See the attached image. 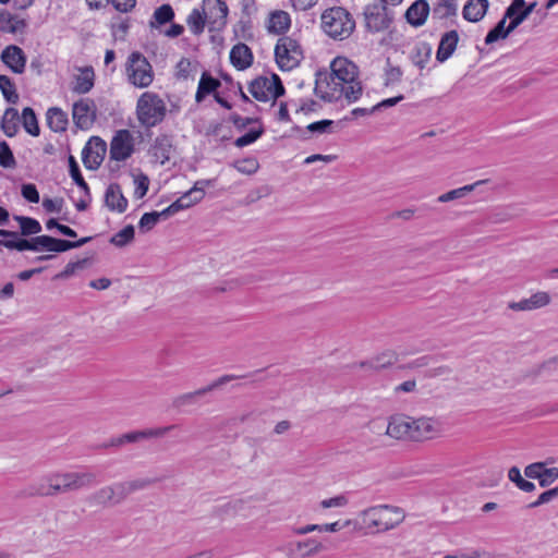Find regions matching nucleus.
<instances>
[{"instance_id":"obj_23","label":"nucleus","mask_w":558,"mask_h":558,"mask_svg":"<svg viewBox=\"0 0 558 558\" xmlns=\"http://www.w3.org/2000/svg\"><path fill=\"white\" fill-rule=\"evenodd\" d=\"M429 13V5L425 0H416L405 12L407 21L413 26L425 23Z\"/></svg>"},{"instance_id":"obj_7","label":"nucleus","mask_w":558,"mask_h":558,"mask_svg":"<svg viewBox=\"0 0 558 558\" xmlns=\"http://www.w3.org/2000/svg\"><path fill=\"white\" fill-rule=\"evenodd\" d=\"M275 58L280 70H294L300 65L303 53L295 40L283 37L276 45Z\"/></svg>"},{"instance_id":"obj_60","label":"nucleus","mask_w":558,"mask_h":558,"mask_svg":"<svg viewBox=\"0 0 558 558\" xmlns=\"http://www.w3.org/2000/svg\"><path fill=\"white\" fill-rule=\"evenodd\" d=\"M556 497H558V486L542 493L538 496V498L535 501L531 502L527 507L529 508L539 507L541 505L551 501Z\"/></svg>"},{"instance_id":"obj_49","label":"nucleus","mask_w":558,"mask_h":558,"mask_svg":"<svg viewBox=\"0 0 558 558\" xmlns=\"http://www.w3.org/2000/svg\"><path fill=\"white\" fill-rule=\"evenodd\" d=\"M87 262H88L87 258H83L77 262H70L69 264H66V266L64 267V269L62 271H60L59 274H57L53 277V279L60 280V279L70 278L71 276H73L75 274L76 270L83 269L86 266Z\"/></svg>"},{"instance_id":"obj_40","label":"nucleus","mask_w":558,"mask_h":558,"mask_svg":"<svg viewBox=\"0 0 558 558\" xmlns=\"http://www.w3.org/2000/svg\"><path fill=\"white\" fill-rule=\"evenodd\" d=\"M95 72H82L81 75L75 76L72 90L77 94L88 93L94 86Z\"/></svg>"},{"instance_id":"obj_3","label":"nucleus","mask_w":558,"mask_h":558,"mask_svg":"<svg viewBox=\"0 0 558 558\" xmlns=\"http://www.w3.org/2000/svg\"><path fill=\"white\" fill-rule=\"evenodd\" d=\"M322 28L332 39L343 40L350 37L355 28V21L348 10L333 7L323 12Z\"/></svg>"},{"instance_id":"obj_59","label":"nucleus","mask_w":558,"mask_h":558,"mask_svg":"<svg viewBox=\"0 0 558 558\" xmlns=\"http://www.w3.org/2000/svg\"><path fill=\"white\" fill-rule=\"evenodd\" d=\"M147 60L140 53L134 52L129 57L126 70H145L148 66Z\"/></svg>"},{"instance_id":"obj_2","label":"nucleus","mask_w":558,"mask_h":558,"mask_svg":"<svg viewBox=\"0 0 558 558\" xmlns=\"http://www.w3.org/2000/svg\"><path fill=\"white\" fill-rule=\"evenodd\" d=\"M405 514L399 507L390 505L373 506L359 513L361 525L371 533H381L395 529L403 522Z\"/></svg>"},{"instance_id":"obj_18","label":"nucleus","mask_w":558,"mask_h":558,"mask_svg":"<svg viewBox=\"0 0 558 558\" xmlns=\"http://www.w3.org/2000/svg\"><path fill=\"white\" fill-rule=\"evenodd\" d=\"M210 184V180H199L195 182L194 186L190 189L187 192H185L175 202H180L183 206V209H186L204 198L205 187Z\"/></svg>"},{"instance_id":"obj_16","label":"nucleus","mask_w":558,"mask_h":558,"mask_svg":"<svg viewBox=\"0 0 558 558\" xmlns=\"http://www.w3.org/2000/svg\"><path fill=\"white\" fill-rule=\"evenodd\" d=\"M105 205L111 211L124 213L128 208V199L122 194L118 183H111L105 193Z\"/></svg>"},{"instance_id":"obj_26","label":"nucleus","mask_w":558,"mask_h":558,"mask_svg":"<svg viewBox=\"0 0 558 558\" xmlns=\"http://www.w3.org/2000/svg\"><path fill=\"white\" fill-rule=\"evenodd\" d=\"M26 24L23 19H20L11 13L0 10V32L19 34L22 33Z\"/></svg>"},{"instance_id":"obj_48","label":"nucleus","mask_w":558,"mask_h":558,"mask_svg":"<svg viewBox=\"0 0 558 558\" xmlns=\"http://www.w3.org/2000/svg\"><path fill=\"white\" fill-rule=\"evenodd\" d=\"M264 132L265 130L262 125H259V128L257 129H251L247 133L238 137L234 142V145L241 148L250 144H253L264 134Z\"/></svg>"},{"instance_id":"obj_13","label":"nucleus","mask_w":558,"mask_h":558,"mask_svg":"<svg viewBox=\"0 0 558 558\" xmlns=\"http://www.w3.org/2000/svg\"><path fill=\"white\" fill-rule=\"evenodd\" d=\"M202 10L207 19V24L213 28H219L226 24L228 7L222 0H204Z\"/></svg>"},{"instance_id":"obj_33","label":"nucleus","mask_w":558,"mask_h":558,"mask_svg":"<svg viewBox=\"0 0 558 558\" xmlns=\"http://www.w3.org/2000/svg\"><path fill=\"white\" fill-rule=\"evenodd\" d=\"M13 219L19 223L20 234L23 236L39 234L43 230L41 225L35 218L15 215Z\"/></svg>"},{"instance_id":"obj_20","label":"nucleus","mask_w":558,"mask_h":558,"mask_svg":"<svg viewBox=\"0 0 558 558\" xmlns=\"http://www.w3.org/2000/svg\"><path fill=\"white\" fill-rule=\"evenodd\" d=\"M86 501L92 507L108 508L118 506L113 496L111 485H107L95 490L94 493L88 495Z\"/></svg>"},{"instance_id":"obj_15","label":"nucleus","mask_w":558,"mask_h":558,"mask_svg":"<svg viewBox=\"0 0 558 558\" xmlns=\"http://www.w3.org/2000/svg\"><path fill=\"white\" fill-rule=\"evenodd\" d=\"M178 427H179V425L172 424V425H168V426L147 428V429H143V430H133V432L122 434V436H123L124 445H126V444L138 442L144 439L163 437L166 434H168L169 432H171L173 429H177Z\"/></svg>"},{"instance_id":"obj_64","label":"nucleus","mask_w":558,"mask_h":558,"mask_svg":"<svg viewBox=\"0 0 558 558\" xmlns=\"http://www.w3.org/2000/svg\"><path fill=\"white\" fill-rule=\"evenodd\" d=\"M128 483L130 485L131 493L133 494L135 492L143 490V489L149 487L150 485H154L155 483H157V480L156 478H135V480L128 481Z\"/></svg>"},{"instance_id":"obj_22","label":"nucleus","mask_w":558,"mask_h":558,"mask_svg":"<svg viewBox=\"0 0 558 558\" xmlns=\"http://www.w3.org/2000/svg\"><path fill=\"white\" fill-rule=\"evenodd\" d=\"M398 355L392 350H386L374 357H372L368 361L360 362L359 367L361 368H371L374 371H380L384 369L390 365H392L395 362H397Z\"/></svg>"},{"instance_id":"obj_28","label":"nucleus","mask_w":558,"mask_h":558,"mask_svg":"<svg viewBox=\"0 0 558 558\" xmlns=\"http://www.w3.org/2000/svg\"><path fill=\"white\" fill-rule=\"evenodd\" d=\"M220 86V81L210 76L209 72H203V75L198 82V87L195 95V100L202 102L206 96L216 92Z\"/></svg>"},{"instance_id":"obj_53","label":"nucleus","mask_w":558,"mask_h":558,"mask_svg":"<svg viewBox=\"0 0 558 558\" xmlns=\"http://www.w3.org/2000/svg\"><path fill=\"white\" fill-rule=\"evenodd\" d=\"M134 184H135L134 196L137 199L143 198L148 191V186H149L148 177L144 173L136 175L134 178Z\"/></svg>"},{"instance_id":"obj_63","label":"nucleus","mask_w":558,"mask_h":558,"mask_svg":"<svg viewBox=\"0 0 558 558\" xmlns=\"http://www.w3.org/2000/svg\"><path fill=\"white\" fill-rule=\"evenodd\" d=\"M357 70V65L345 57H337L330 63L329 70Z\"/></svg>"},{"instance_id":"obj_24","label":"nucleus","mask_w":558,"mask_h":558,"mask_svg":"<svg viewBox=\"0 0 558 558\" xmlns=\"http://www.w3.org/2000/svg\"><path fill=\"white\" fill-rule=\"evenodd\" d=\"M488 9V0H469L463 8V17L469 22L481 21Z\"/></svg>"},{"instance_id":"obj_9","label":"nucleus","mask_w":558,"mask_h":558,"mask_svg":"<svg viewBox=\"0 0 558 558\" xmlns=\"http://www.w3.org/2000/svg\"><path fill=\"white\" fill-rule=\"evenodd\" d=\"M72 118L76 128L89 130L96 120V106L90 99H80L73 104Z\"/></svg>"},{"instance_id":"obj_35","label":"nucleus","mask_w":558,"mask_h":558,"mask_svg":"<svg viewBox=\"0 0 558 558\" xmlns=\"http://www.w3.org/2000/svg\"><path fill=\"white\" fill-rule=\"evenodd\" d=\"M21 121L24 130L32 136H39L40 129L35 111L31 107H26L22 111Z\"/></svg>"},{"instance_id":"obj_5","label":"nucleus","mask_w":558,"mask_h":558,"mask_svg":"<svg viewBox=\"0 0 558 558\" xmlns=\"http://www.w3.org/2000/svg\"><path fill=\"white\" fill-rule=\"evenodd\" d=\"M355 72H316L315 95L327 102L339 100L343 96V82Z\"/></svg>"},{"instance_id":"obj_12","label":"nucleus","mask_w":558,"mask_h":558,"mask_svg":"<svg viewBox=\"0 0 558 558\" xmlns=\"http://www.w3.org/2000/svg\"><path fill=\"white\" fill-rule=\"evenodd\" d=\"M52 244V236L50 235H36L31 239L10 240L4 243V247L9 250H16L19 252L33 251V252H50Z\"/></svg>"},{"instance_id":"obj_61","label":"nucleus","mask_w":558,"mask_h":558,"mask_svg":"<svg viewBox=\"0 0 558 558\" xmlns=\"http://www.w3.org/2000/svg\"><path fill=\"white\" fill-rule=\"evenodd\" d=\"M543 477L541 478L539 486L547 487L558 480V468H546L543 471Z\"/></svg>"},{"instance_id":"obj_1","label":"nucleus","mask_w":558,"mask_h":558,"mask_svg":"<svg viewBox=\"0 0 558 558\" xmlns=\"http://www.w3.org/2000/svg\"><path fill=\"white\" fill-rule=\"evenodd\" d=\"M95 484L96 475L92 472H52L31 483L20 492L19 497H56Z\"/></svg>"},{"instance_id":"obj_27","label":"nucleus","mask_w":558,"mask_h":558,"mask_svg":"<svg viewBox=\"0 0 558 558\" xmlns=\"http://www.w3.org/2000/svg\"><path fill=\"white\" fill-rule=\"evenodd\" d=\"M458 40H459V36L456 31L446 33L441 37V40L438 46V50H437V54H436L437 60L438 61L447 60L454 51Z\"/></svg>"},{"instance_id":"obj_36","label":"nucleus","mask_w":558,"mask_h":558,"mask_svg":"<svg viewBox=\"0 0 558 558\" xmlns=\"http://www.w3.org/2000/svg\"><path fill=\"white\" fill-rule=\"evenodd\" d=\"M206 393H208V389H205V387L199 388L192 392L182 393L180 396H177L172 400V405L175 409H182L186 405H193L196 403V401L199 397H203Z\"/></svg>"},{"instance_id":"obj_30","label":"nucleus","mask_w":558,"mask_h":558,"mask_svg":"<svg viewBox=\"0 0 558 558\" xmlns=\"http://www.w3.org/2000/svg\"><path fill=\"white\" fill-rule=\"evenodd\" d=\"M20 116L15 108H8L1 120V130L8 137H13L19 131Z\"/></svg>"},{"instance_id":"obj_25","label":"nucleus","mask_w":558,"mask_h":558,"mask_svg":"<svg viewBox=\"0 0 558 558\" xmlns=\"http://www.w3.org/2000/svg\"><path fill=\"white\" fill-rule=\"evenodd\" d=\"M246 500L243 498H234L227 500L214 508V513L220 518L234 517L245 510Z\"/></svg>"},{"instance_id":"obj_34","label":"nucleus","mask_w":558,"mask_h":558,"mask_svg":"<svg viewBox=\"0 0 558 558\" xmlns=\"http://www.w3.org/2000/svg\"><path fill=\"white\" fill-rule=\"evenodd\" d=\"M291 550L299 553L302 558L313 556L323 550V545L316 539L308 538L306 541L291 544Z\"/></svg>"},{"instance_id":"obj_47","label":"nucleus","mask_w":558,"mask_h":558,"mask_svg":"<svg viewBox=\"0 0 558 558\" xmlns=\"http://www.w3.org/2000/svg\"><path fill=\"white\" fill-rule=\"evenodd\" d=\"M0 166L5 169H13L16 166L14 155L5 141L0 142Z\"/></svg>"},{"instance_id":"obj_29","label":"nucleus","mask_w":558,"mask_h":558,"mask_svg":"<svg viewBox=\"0 0 558 558\" xmlns=\"http://www.w3.org/2000/svg\"><path fill=\"white\" fill-rule=\"evenodd\" d=\"M1 59L10 70H21L25 65L23 51L17 46H9L2 52Z\"/></svg>"},{"instance_id":"obj_54","label":"nucleus","mask_w":558,"mask_h":558,"mask_svg":"<svg viewBox=\"0 0 558 558\" xmlns=\"http://www.w3.org/2000/svg\"><path fill=\"white\" fill-rule=\"evenodd\" d=\"M536 2L530 3L521 12H518L509 23V31H514L534 11Z\"/></svg>"},{"instance_id":"obj_55","label":"nucleus","mask_w":558,"mask_h":558,"mask_svg":"<svg viewBox=\"0 0 558 558\" xmlns=\"http://www.w3.org/2000/svg\"><path fill=\"white\" fill-rule=\"evenodd\" d=\"M159 222L157 211L145 213L138 222V228L142 232L151 230Z\"/></svg>"},{"instance_id":"obj_32","label":"nucleus","mask_w":558,"mask_h":558,"mask_svg":"<svg viewBox=\"0 0 558 558\" xmlns=\"http://www.w3.org/2000/svg\"><path fill=\"white\" fill-rule=\"evenodd\" d=\"M290 15L284 11H276L269 17L268 29L275 34H281L289 29Z\"/></svg>"},{"instance_id":"obj_56","label":"nucleus","mask_w":558,"mask_h":558,"mask_svg":"<svg viewBox=\"0 0 558 558\" xmlns=\"http://www.w3.org/2000/svg\"><path fill=\"white\" fill-rule=\"evenodd\" d=\"M335 124V122L332 120H320V121H316V122H313L311 124H308L306 126V130L308 132H312V133H319V134H324V133H331L332 130V125Z\"/></svg>"},{"instance_id":"obj_62","label":"nucleus","mask_w":558,"mask_h":558,"mask_svg":"<svg viewBox=\"0 0 558 558\" xmlns=\"http://www.w3.org/2000/svg\"><path fill=\"white\" fill-rule=\"evenodd\" d=\"M64 201L63 198H49L45 197L43 199V207L47 213H60L63 207Z\"/></svg>"},{"instance_id":"obj_51","label":"nucleus","mask_w":558,"mask_h":558,"mask_svg":"<svg viewBox=\"0 0 558 558\" xmlns=\"http://www.w3.org/2000/svg\"><path fill=\"white\" fill-rule=\"evenodd\" d=\"M174 16V12L169 4H162L161 7L157 8L154 13V19L157 24L162 25L168 22H170Z\"/></svg>"},{"instance_id":"obj_19","label":"nucleus","mask_w":558,"mask_h":558,"mask_svg":"<svg viewBox=\"0 0 558 558\" xmlns=\"http://www.w3.org/2000/svg\"><path fill=\"white\" fill-rule=\"evenodd\" d=\"M48 128L54 133L65 132L69 124L68 113L59 107H51L46 112Z\"/></svg>"},{"instance_id":"obj_42","label":"nucleus","mask_w":558,"mask_h":558,"mask_svg":"<svg viewBox=\"0 0 558 558\" xmlns=\"http://www.w3.org/2000/svg\"><path fill=\"white\" fill-rule=\"evenodd\" d=\"M508 17H502L497 25L488 32L485 38L487 45L493 44L499 39L506 38L512 31H509V26L506 28V22Z\"/></svg>"},{"instance_id":"obj_45","label":"nucleus","mask_w":558,"mask_h":558,"mask_svg":"<svg viewBox=\"0 0 558 558\" xmlns=\"http://www.w3.org/2000/svg\"><path fill=\"white\" fill-rule=\"evenodd\" d=\"M0 89L8 102L16 104L19 101V94L9 76L0 75Z\"/></svg>"},{"instance_id":"obj_6","label":"nucleus","mask_w":558,"mask_h":558,"mask_svg":"<svg viewBox=\"0 0 558 558\" xmlns=\"http://www.w3.org/2000/svg\"><path fill=\"white\" fill-rule=\"evenodd\" d=\"M271 76H258L250 83L248 92L258 101L276 100L284 94V87L276 72Z\"/></svg>"},{"instance_id":"obj_52","label":"nucleus","mask_w":558,"mask_h":558,"mask_svg":"<svg viewBox=\"0 0 558 558\" xmlns=\"http://www.w3.org/2000/svg\"><path fill=\"white\" fill-rule=\"evenodd\" d=\"M432 48L427 45H422L416 48V53L413 57L414 65L423 69L426 62L430 59Z\"/></svg>"},{"instance_id":"obj_58","label":"nucleus","mask_w":558,"mask_h":558,"mask_svg":"<svg viewBox=\"0 0 558 558\" xmlns=\"http://www.w3.org/2000/svg\"><path fill=\"white\" fill-rule=\"evenodd\" d=\"M21 194L26 201H28L31 203L36 204L40 199L39 192H38L36 185L33 183L23 184L22 189H21Z\"/></svg>"},{"instance_id":"obj_37","label":"nucleus","mask_w":558,"mask_h":558,"mask_svg":"<svg viewBox=\"0 0 558 558\" xmlns=\"http://www.w3.org/2000/svg\"><path fill=\"white\" fill-rule=\"evenodd\" d=\"M187 26L190 31L198 35L203 33L205 25L207 24V19L203 13V10L194 9L190 13V15L186 19Z\"/></svg>"},{"instance_id":"obj_8","label":"nucleus","mask_w":558,"mask_h":558,"mask_svg":"<svg viewBox=\"0 0 558 558\" xmlns=\"http://www.w3.org/2000/svg\"><path fill=\"white\" fill-rule=\"evenodd\" d=\"M379 422H374L375 425H378ZM412 424L413 417L398 414L390 417L388 424L385 426L384 423L380 426H376L379 430L385 428V434L391 438L401 440V439H411L412 440Z\"/></svg>"},{"instance_id":"obj_43","label":"nucleus","mask_w":558,"mask_h":558,"mask_svg":"<svg viewBox=\"0 0 558 558\" xmlns=\"http://www.w3.org/2000/svg\"><path fill=\"white\" fill-rule=\"evenodd\" d=\"M134 227L129 225L111 236L110 243L117 247H123L134 240Z\"/></svg>"},{"instance_id":"obj_57","label":"nucleus","mask_w":558,"mask_h":558,"mask_svg":"<svg viewBox=\"0 0 558 558\" xmlns=\"http://www.w3.org/2000/svg\"><path fill=\"white\" fill-rule=\"evenodd\" d=\"M546 463L545 462H534L525 466L524 474L527 478L538 480V483L541 482V478L543 477V471L545 469Z\"/></svg>"},{"instance_id":"obj_38","label":"nucleus","mask_w":558,"mask_h":558,"mask_svg":"<svg viewBox=\"0 0 558 558\" xmlns=\"http://www.w3.org/2000/svg\"><path fill=\"white\" fill-rule=\"evenodd\" d=\"M355 72L354 74H350L349 78L343 82V96L349 101H355L362 95V85L360 82L355 81Z\"/></svg>"},{"instance_id":"obj_31","label":"nucleus","mask_w":558,"mask_h":558,"mask_svg":"<svg viewBox=\"0 0 558 558\" xmlns=\"http://www.w3.org/2000/svg\"><path fill=\"white\" fill-rule=\"evenodd\" d=\"M488 180H478L472 184L464 185L459 189L451 190L438 196L439 203H448L454 199L465 197L469 193L473 192L476 186L487 183Z\"/></svg>"},{"instance_id":"obj_41","label":"nucleus","mask_w":558,"mask_h":558,"mask_svg":"<svg viewBox=\"0 0 558 558\" xmlns=\"http://www.w3.org/2000/svg\"><path fill=\"white\" fill-rule=\"evenodd\" d=\"M508 478L515 484V486L525 493L535 490L534 483L526 481L522 477L521 471L518 466H511L508 471Z\"/></svg>"},{"instance_id":"obj_21","label":"nucleus","mask_w":558,"mask_h":558,"mask_svg":"<svg viewBox=\"0 0 558 558\" xmlns=\"http://www.w3.org/2000/svg\"><path fill=\"white\" fill-rule=\"evenodd\" d=\"M231 64L238 70H245L252 65L253 54L245 44L235 45L230 51Z\"/></svg>"},{"instance_id":"obj_17","label":"nucleus","mask_w":558,"mask_h":558,"mask_svg":"<svg viewBox=\"0 0 558 558\" xmlns=\"http://www.w3.org/2000/svg\"><path fill=\"white\" fill-rule=\"evenodd\" d=\"M550 302V296L547 292L538 291L532 294L527 299H523L519 302H512L509 304V308L513 311H532L544 307Z\"/></svg>"},{"instance_id":"obj_14","label":"nucleus","mask_w":558,"mask_h":558,"mask_svg":"<svg viewBox=\"0 0 558 558\" xmlns=\"http://www.w3.org/2000/svg\"><path fill=\"white\" fill-rule=\"evenodd\" d=\"M440 433V424L432 417L413 418L412 440L430 439Z\"/></svg>"},{"instance_id":"obj_11","label":"nucleus","mask_w":558,"mask_h":558,"mask_svg":"<svg viewBox=\"0 0 558 558\" xmlns=\"http://www.w3.org/2000/svg\"><path fill=\"white\" fill-rule=\"evenodd\" d=\"M134 151L133 136L129 130H119L110 143V158L117 161L128 159Z\"/></svg>"},{"instance_id":"obj_46","label":"nucleus","mask_w":558,"mask_h":558,"mask_svg":"<svg viewBox=\"0 0 558 558\" xmlns=\"http://www.w3.org/2000/svg\"><path fill=\"white\" fill-rule=\"evenodd\" d=\"M233 167L243 174H254L257 172L259 168L258 160L255 157H247L241 160H238L233 163Z\"/></svg>"},{"instance_id":"obj_50","label":"nucleus","mask_w":558,"mask_h":558,"mask_svg":"<svg viewBox=\"0 0 558 558\" xmlns=\"http://www.w3.org/2000/svg\"><path fill=\"white\" fill-rule=\"evenodd\" d=\"M117 505H121L132 493L128 481L111 484Z\"/></svg>"},{"instance_id":"obj_4","label":"nucleus","mask_w":558,"mask_h":558,"mask_svg":"<svg viewBox=\"0 0 558 558\" xmlns=\"http://www.w3.org/2000/svg\"><path fill=\"white\" fill-rule=\"evenodd\" d=\"M166 114V104L157 94L146 92L137 99L136 116L141 125L156 126L163 121Z\"/></svg>"},{"instance_id":"obj_39","label":"nucleus","mask_w":558,"mask_h":558,"mask_svg":"<svg viewBox=\"0 0 558 558\" xmlns=\"http://www.w3.org/2000/svg\"><path fill=\"white\" fill-rule=\"evenodd\" d=\"M69 172L75 184L84 191L86 196L90 198L88 184L84 180L78 163L73 156H69Z\"/></svg>"},{"instance_id":"obj_44","label":"nucleus","mask_w":558,"mask_h":558,"mask_svg":"<svg viewBox=\"0 0 558 558\" xmlns=\"http://www.w3.org/2000/svg\"><path fill=\"white\" fill-rule=\"evenodd\" d=\"M154 81V72H128V82L135 87H148Z\"/></svg>"},{"instance_id":"obj_10","label":"nucleus","mask_w":558,"mask_h":558,"mask_svg":"<svg viewBox=\"0 0 558 558\" xmlns=\"http://www.w3.org/2000/svg\"><path fill=\"white\" fill-rule=\"evenodd\" d=\"M107 150L106 142L98 136H93L86 143L82 151L84 166L89 170H96L101 165Z\"/></svg>"}]
</instances>
